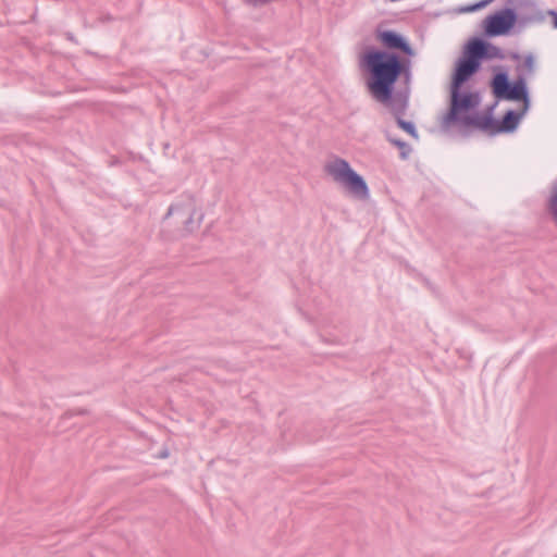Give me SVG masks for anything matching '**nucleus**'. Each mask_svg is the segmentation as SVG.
Returning a JSON list of instances; mask_svg holds the SVG:
<instances>
[{
  "label": "nucleus",
  "instance_id": "18",
  "mask_svg": "<svg viewBox=\"0 0 557 557\" xmlns=\"http://www.w3.org/2000/svg\"><path fill=\"white\" fill-rule=\"evenodd\" d=\"M547 14L552 17L553 27L557 29V11L548 10Z\"/></svg>",
  "mask_w": 557,
  "mask_h": 557
},
{
  "label": "nucleus",
  "instance_id": "12",
  "mask_svg": "<svg viewBox=\"0 0 557 557\" xmlns=\"http://www.w3.org/2000/svg\"><path fill=\"white\" fill-rule=\"evenodd\" d=\"M482 40L481 37H472L468 40V42L465 45L462 57L470 59V60H480L482 55Z\"/></svg>",
  "mask_w": 557,
  "mask_h": 557
},
{
  "label": "nucleus",
  "instance_id": "25",
  "mask_svg": "<svg viewBox=\"0 0 557 557\" xmlns=\"http://www.w3.org/2000/svg\"><path fill=\"white\" fill-rule=\"evenodd\" d=\"M67 38L73 40V36L71 34L67 35Z\"/></svg>",
  "mask_w": 557,
  "mask_h": 557
},
{
  "label": "nucleus",
  "instance_id": "13",
  "mask_svg": "<svg viewBox=\"0 0 557 557\" xmlns=\"http://www.w3.org/2000/svg\"><path fill=\"white\" fill-rule=\"evenodd\" d=\"M482 46H483V49H482V55H481V63L484 60H494V59L502 60L505 58L504 52L499 47L495 46L494 44H492L491 41H488L484 38L482 40Z\"/></svg>",
  "mask_w": 557,
  "mask_h": 557
},
{
  "label": "nucleus",
  "instance_id": "15",
  "mask_svg": "<svg viewBox=\"0 0 557 557\" xmlns=\"http://www.w3.org/2000/svg\"><path fill=\"white\" fill-rule=\"evenodd\" d=\"M494 0H480V1H476L474 3H471V4H468V5L459 8L458 12H460V13H473V12H476V11H480V10L484 9L485 7H487Z\"/></svg>",
  "mask_w": 557,
  "mask_h": 557
},
{
  "label": "nucleus",
  "instance_id": "2",
  "mask_svg": "<svg viewBox=\"0 0 557 557\" xmlns=\"http://www.w3.org/2000/svg\"><path fill=\"white\" fill-rule=\"evenodd\" d=\"M481 100V95L478 91V101L473 103V107L454 108V106H448L442 120V127L449 128L459 125L465 129H478L486 134L496 120L494 111L499 100L495 99L484 110L478 111Z\"/></svg>",
  "mask_w": 557,
  "mask_h": 557
},
{
  "label": "nucleus",
  "instance_id": "8",
  "mask_svg": "<svg viewBox=\"0 0 557 557\" xmlns=\"http://www.w3.org/2000/svg\"><path fill=\"white\" fill-rule=\"evenodd\" d=\"M528 111V103L522 106L519 110L508 109L502 117H496L494 124H492V127L486 134L490 136H496L499 134H511L516 132Z\"/></svg>",
  "mask_w": 557,
  "mask_h": 557
},
{
  "label": "nucleus",
  "instance_id": "11",
  "mask_svg": "<svg viewBox=\"0 0 557 557\" xmlns=\"http://www.w3.org/2000/svg\"><path fill=\"white\" fill-rule=\"evenodd\" d=\"M509 82L510 79L508 71L504 66H495L493 69V76L490 81V87L495 99L498 100V96L504 92Z\"/></svg>",
  "mask_w": 557,
  "mask_h": 557
},
{
  "label": "nucleus",
  "instance_id": "6",
  "mask_svg": "<svg viewBox=\"0 0 557 557\" xmlns=\"http://www.w3.org/2000/svg\"><path fill=\"white\" fill-rule=\"evenodd\" d=\"M324 171L335 182L341 183L354 197L361 200L370 197L366 180L350 166L347 160L335 157L333 161L324 165Z\"/></svg>",
  "mask_w": 557,
  "mask_h": 557
},
{
  "label": "nucleus",
  "instance_id": "7",
  "mask_svg": "<svg viewBox=\"0 0 557 557\" xmlns=\"http://www.w3.org/2000/svg\"><path fill=\"white\" fill-rule=\"evenodd\" d=\"M196 207L193 197L187 200L173 203L169 207L163 220H168L172 215H177L178 221L183 224V231L186 234L195 232L201 223L202 214L195 220Z\"/></svg>",
  "mask_w": 557,
  "mask_h": 557
},
{
  "label": "nucleus",
  "instance_id": "23",
  "mask_svg": "<svg viewBox=\"0 0 557 557\" xmlns=\"http://www.w3.org/2000/svg\"><path fill=\"white\" fill-rule=\"evenodd\" d=\"M87 411L86 410H79L78 413L79 414H85Z\"/></svg>",
  "mask_w": 557,
  "mask_h": 557
},
{
  "label": "nucleus",
  "instance_id": "21",
  "mask_svg": "<svg viewBox=\"0 0 557 557\" xmlns=\"http://www.w3.org/2000/svg\"><path fill=\"white\" fill-rule=\"evenodd\" d=\"M512 58H513V59H519V58H520V55H519L518 53H513V54H512Z\"/></svg>",
  "mask_w": 557,
  "mask_h": 557
},
{
  "label": "nucleus",
  "instance_id": "19",
  "mask_svg": "<svg viewBox=\"0 0 557 557\" xmlns=\"http://www.w3.org/2000/svg\"><path fill=\"white\" fill-rule=\"evenodd\" d=\"M548 214H549V216H550L552 221L554 222V224H555V225H556V227H557V210H555V211H550V212H548Z\"/></svg>",
  "mask_w": 557,
  "mask_h": 557
},
{
  "label": "nucleus",
  "instance_id": "10",
  "mask_svg": "<svg viewBox=\"0 0 557 557\" xmlns=\"http://www.w3.org/2000/svg\"><path fill=\"white\" fill-rule=\"evenodd\" d=\"M516 8L520 18L524 16L530 20L525 22V27L530 24H540L545 21L544 12H542L532 0H518Z\"/></svg>",
  "mask_w": 557,
  "mask_h": 557
},
{
  "label": "nucleus",
  "instance_id": "20",
  "mask_svg": "<svg viewBox=\"0 0 557 557\" xmlns=\"http://www.w3.org/2000/svg\"><path fill=\"white\" fill-rule=\"evenodd\" d=\"M518 0H506L507 5L506 7H517Z\"/></svg>",
  "mask_w": 557,
  "mask_h": 557
},
{
  "label": "nucleus",
  "instance_id": "1",
  "mask_svg": "<svg viewBox=\"0 0 557 557\" xmlns=\"http://www.w3.org/2000/svg\"><path fill=\"white\" fill-rule=\"evenodd\" d=\"M377 46H367L359 57L366 88L387 85H410L416 50L406 36L395 29L377 26L374 32Z\"/></svg>",
  "mask_w": 557,
  "mask_h": 557
},
{
  "label": "nucleus",
  "instance_id": "16",
  "mask_svg": "<svg viewBox=\"0 0 557 557\" xmlns=\"http://www.w3.org/2000/svg\"><path fill=\"white\" fill-rule=\"evenodd\" d=\"M547 212L557 210V178L553 182L550 187V195L546 203Z\"/></svg>",
  "mask_w": 557,
  "mask_h": 557
},
{
  "label": "nucleus",
  "instance_id": "17",
  "mask_svg": "<svg viewBox=\"0 0 557 557\" xmlns=\"http://www.w3.org/2000/svg\"><path fill=\"white\" fill-rule=\"evenodd\" d=\"M535 66V59L532 53L524 57L523 63L517 67L518 73H523L522 70H527L529 73L533 72Z\"/></svg>",
  "mask_w": 557,
  "mask_h": 557
},
{
  "label": "nucleus",
  "instance_id": "9",
  "mask_svg": "<svg viewBox=\"0 0 557 557\" xmlns=\"http://www.w3.org/2000/svg\"><path fill=\"white\" fill-rule=\"evenodd\" d=\"M498 100L522 102V106L528 103V110H530L531 99L525 74L518 73L517 77L510 81L504 92L498 96Z\"/></svg>",
  "mask_w": 557,
  "mask_h": 557
},
{
  "label": "nucleus",
  "instance_id": "14",
  "mask_svg": "<svg viewBox=\"0 0 557 557\" xmlns=\"http://www.w3.org/2000/svg\"><path fill=\"white\" fill-rule=\"evenodd\" d=\"M386 138L392 145H394L395 147H397L399 149V157L403 160L408 159L409 154L412 151V149L408 143H406L405 140H403L400 138L392 137L388 133L386 134Z\"/></svg>",
  "mask_w": 557,
  "mask_h": 557
},
{
  "label": "nucleus",
  "instance_id": "22",
  "mask_svg": "<svg viewBox=\"0 0 557 557\" xmlns=\"http://www.w3.org/2000/svg\"><path fill=\"white\" fill-rule=\"evenodd\" d=\"M72 416V412L71 411H67L64 413V417H71Z\"/></svg>",
  "mask_w": 557,
  "mask_h": 557
},
{
  "label": "nucleus",
  "instance_id": "24",
  "mask_svg": "<svg viewBox=\"0 0 557 557\" xmlns=\"http://www.w3.org/2000/svg\"><path fill=\"white\" fill-rule=\"evenodd\" d=\"M161 456H162V457H168V453H166V451H163V453L161 454Z\"/></svg>",
  "mask_w": 557,
  "mask_h": 557
},
{
  "label": "nucleus",
  "instance_id": "3",
  "mask_svg": "<svg viewBox=\"0 0 557 557\" xmlns=\"http://www.w3.org/2000/svg\"><path fill=\"white\" fill-rule=\"evenodd\" d=\"M387 85L367 88L369 95L376 102L389 108L397 126L413 138H418V131L413 122L404 120L410 96V85Z\"/></svg>",
  "mask_w": 557,
  "mask_h": 557
},
{
  "label": "nucleus",
  "instance_id": "5",
  "mask_svg": "<svg viewBox=\"0 0 557 557\" xmlns=\"http://www.w3.org/2000/svg\"><path fill=\"white\" fill-rule=\"evenodd\" d=\"M528 17L519 16L516 7H504L482 21L483 35L487 38L497 36H509L512 33H520L525 28Z\"/></svg>",
  "mask_w": 557,
  "mask_h": 557
},
{
  "label": "nucleus",
  "instance_id": "4",
  "mask_svg": "<svg viewBox=\"0 0 557 557\" xmlns=\"http://www.w3.org/2000/svg\"><path fill=\"white\" fill-rule=\"evenodd\" d=\"M480 70V60L460 57L456 61L451 74L448 106H454V108L473 107V103L478 101V91L463 89V85Z\"/></svg>",
  "mask_w": 557,
  "mask_h": 557
}]
</instances>
